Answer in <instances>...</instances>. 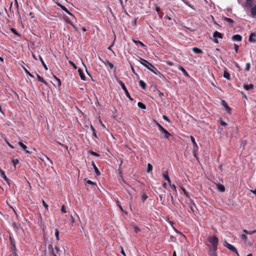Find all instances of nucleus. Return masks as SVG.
<instances>
[{
    "label": "nucleus",
    "instance_id": "nucleus-35",
    "mask_svg": "<svg viewBox=\"0 0 256 256\" xmlns=\"http://www.w3.org/2000/svg\"><path fill=\"white\" fill-rule=\"evenodd\" d=\"M55 236L56 237V240H60V238H59V230L58 228H56L55 230Z\"/></svg>",
    "mask_w": 256,
    "mask_h": 256
},
{
    "label": "nucleus",
    "instance_id": "nucleus-58",
    "mask_svg": "<svg viewBox=\"0 0 256 256\" xmlns=\"http://www.w3.org/2000/svg\"><path fill=\"white\" fill-rule=\"evenodd\" d=\"M170 187L172 188L174 190V191H176V186H175L174 184H170Z\"/></svg>",
    "mask_w": 256,
    "mask_h": 256
},
{
    "label": "nucleus",
    "instance_id": "nucleus-38",
    "mask_svg": "<svg viewBox=\"0 0 256 256\" xmlns=\"http://www.w3.org/2000/svg\"><path fill=\"white\" fill-rule=\"evenodd\" d=\"M10 30L12 32H13L14 34L17 35L18 36H20V35L17 32L16 30L14 28H11Z\"/></svg>",
    "mask_w": 256,
    "mask_h": 256
},
{
    "label": "nucleus",
    "instance_id": "nucleus-1",
    "mask_svg": "<svg viewBox=\"0 0 256 256\" xmlns=\"http://www.w3.org/2000/svg\"><path fill=\"white\" fill-rule=\"evenodd\" d=\"M208 241L212 246V254L214 256H218L216 250L218 249V238L216 236H210L208 238Z\"/></svg>",
    "mask_w": 256,
    "mask_h": 256
},
{
    "label": "nucleus",
    "instance_id": "nucleus-49",
    "mask_svg": "<svg viewBox=\"0 0 256 256\" xmlns=\"http://www.w3.org/2000/svg\"><path fill=\"white\" fill-rule=\"evenodd\" d=\"M248 40L251 42H256V40L254 38H253L252 36H250L248 38Z\"/></svg>",
    "mask_w": 256,
    "mask_h": 256
},
{
    "label": "nucleus",
    "instance_id": "nucleus-18",
    "mask_svg": "<svg viewBox=\"0 0 256 256\" xmlns=\"http://www.w3.org/2000/svg\"><path fill=\"white\" fill-rule=\"evenodd\" d=\"M92 165L94 167V170L95 172L96 173V174L98 176L100 175V170H98V168H97V166H96V165L94 163V162H92Z\"/></svg>",
    "mask_w": 256,
    "mask_h": 256
},
{
    "label": "nucleus",
    "instance_id": "nucleus-16",
    "mask_svg": "<svg viewBox=\"0 0 256 256\" xmlns=\"http://www.w3.org/2000/svg\"><path fill=\"white\" fill-rule=\"evenodd\" d=\"M178 70L180 71H182L186 77H189L190 75L188 74V72L186 71V70L182 66L178 67Z\"/></svg>",
    "mask_w": 256,
    "mask_h": 256
},
{
    "label": "nucleus",
    "instance_id": "nucleus-5",
    "mask_svg": "<svg viewBox=\"0 0 256 256\" xmlns=\"http://www.w3.org/2000/svg\"><path fill=\"white\" fill-rule=\"evenodd\" d=\"M164 134V136L162 138H164L167 139H168L170 136H172V134L164 128L160 127V130Z\"/></svg>",
    "mask_w": 256,
    "mask_h": 256
},
{
    "label": "nucleus",
    "instance_id": "nucleus-7",
    "mask_svg": "<svg viewBox=\"0 0 256 256\" xmlns=\"http://www.w3.org/2000/svg\"><path fill=\"white\" fill-rule=\"evenodd\" d=\"M189 208L190 209L192 213L195 214L196 212V207L194 202L190 200V202L189 204Z\"/></svg>",
    "mask_w": 256,
    "mask_h": 256
},
{
    "label": "nucleus",
    "instance_id": "nucleus-62",
    "mask_svg": "<svg viewBox=\"0 0 256 256\" xmlns=\"http://www.w3.org/2000/svg\"><path fill=\"white\" fill-rule=\"evenodd\" d=\"M198 150H196V149H193V154H194V156L195 158H196V152H197Z\"/></svg>",
    "mask_w": 256,
    "mask_h": 256
},
{
    "label": "nucleus",
    "instance_id": "nucleus-15",
    "mask_svg": "<svg viewBox=\"0 0 256 256\" xmlns=\"http://www.w3.org/2000/svg\"><path fill=\"white\" fill-rule=\"evenodd\" d=\"M190 140L192 141V142L193 144V149H196V150H198V146L195 141V139L194 136H190Z\"/></svg>",
    "mask_w": 256,
    "mask_h": 256
},
{
    "label": "nucleus",
    "instance_id": "nucleus-13",
    "mask_svg": "<svg viewBox=\"0 0 256 256\" xmlns=\"http://www.w3.org/2000/svg\"><path fill=\"white\" fill-rule=\"evenodd\" d=\"M232 40L234 41L240 42L242 40V36L240 34H235L232 36Z\"/></svg>",
    "mask_w": 256,
    "mask_h": 256
},
{
    "label": "nucleus",
    "instance_id": "nucleus-45",
    "mask_svg": "<svg viewBox=\"0 0 256 256\" xmlns=\"http://www.w3.org/2000/svg\"><path fill=\"white\" fill-rule=\"evenodd\" d=\"M24 70L26 74L32 78H34V76L31 74L26 68H24Z\"/></svg>",
    "mask_w": 256,
    "mask_h": 256
},
{
    "label": "nucleus",
    "instance_id": "nucleus-6",
    "mask_svg": "<svg viewBox=\"0 0 256 256\" xmlns=\"http://www.w3.org/2000/svg\"><path fill=\"white\" fill-rule=\"evenodd\" d=\"M104 63L106 65V66L108 67V70H112L114 69V71L116 70V68L114 66V64L110 62L109 60H106V62H104Z\"/></svg>",
    "mask_w": 256,
    "mask_h": 256
},
{
    "label": "nucleus",
    "instance_id": "nucleus-29",
    "mask_svg": "<svg viewBox=\"0 0 256 256\" xmlns=\"http://www.w3.org/2000/svg\"><path fill=\"white\" fill-rule=\"evenodd\" d=\"M90 128H91V130H92V135L96 138H97L96 130H95V128H94V127L93 126L92 124L90 125Z\"/></svg>",
    "mask_w": 256,
    "mask_h": 256
},
{
    "label": "nucleus",
    "instance_id": "nucleus-47",
    "mask_svg": "<svg viewBox=\"0 0 256 256\" xmlns=\"http://www.w3.org/2000/svg\"><path fill=\"white\" fill-rule=\"evenodd\" d=\"M238 48H239V46H238V44H234V49L236 53H237L238 52Z\"/></svg>",
    "mask_w": 256,
    "mask_h": 256
},
{
    "label": "nucleus",
    "instance_id": "nucleus-40",
    "mask_svg": "<svg viewBox=\"0 0 256 256\" xmlns=\"http://www.w3.org/2000/svg\"><path fill=\"white\" fill-rule=\"evenodd\" d=\"M182 190L184 192V194L187 197L189 198L190 196L188 195V192L186 191V189L184 188H182Z\"/></svg>",
    "mask_w": 256,
    "mask_h": 256
},
{
    "label": "nucleus",
    "instance_id": "nucleus-23",
    "mask_svg": "<svg viewBox=\"0 0 256 256\" xmlns=\"http://www.w3.org/2000/svg\"><path fill=\"white\" fill-rule=\"evenodd\" d=\"M223 18L224 21L228 22L230 25L232 24L234 22V20L230 18H228L226 17H224Z\"/></svg>",
    "mask_w": 256,
    "mask_h": 256
},
{
    "label": "nucleus",
    "instance_id": "nucleus-19",
    "mask_svg": "<svg viewBox=\"0 0 256 256\" xmlns=\"http://www.w3.org/2000/svg\"><path fill=\"white\" fill-rule=\"evenodd\" d=\"M213 37L214 38H222V35L221 33L218 32V31H215L213 34Z\"/></svg>",
    "mask_w": 256,
    "mask_h": 256
},
{
    "label": "nucleus",
    "instance_id": "nucleus-20",
    "mask_svg": "<svg viewBox=\"0 0 256 256\" xmlns=\"http://www.w3.org/2000/svg\"><path fill=\"white\" fill-rule=\"evenodd\" d=\"M254 86L252 84H246L244 85V88L246 90H252L254 88Z\"/></svg>",
    "mask_w": 256,
    "mask_h": 256
},
{
    "label": "nucleus",
    "instance_id": "nucleus-37",
    "mask_svg": "<svg viewBox=\"0 0 256 256\" xmlns=\"http://www.w3.org/2000/svg\"><path fill=\"white\" fill-rule=\"evenodd\" d=\"M250 62H247L246 65L245 70L248 72L250 70Z\"/></svg>",
    "mask_w": 256,
    "mask_h": 256
},
{
    "label": "nucleus",
    "instance_id": "nucleus-8",
    "mask_svg": "<svg viewBox=\"0 0 256 256\" xmlns=\"http://www.w3.org/2000/svg\"><path fill=\"white\" fill-rule=\"evenodd\" d=\"M222 104L224 107L227 112L229 114H231V108L228 105L227 103L224 100H222Z\"/></svg>",
    "mask_w": 256,
    "mask_h": 256
},
{
    "label": "nucleus",
    "instance_id": "nucleus-3",
    "mask_svg": "<svg viewBox=\"0 0 256 256\" xmlns=\"http://www.w3.org/2000/svg\"><path fill=\"white\" fill-rule=\"evenodd\" d=\"M224 246L225 247L227 248L231 252H234L238 256H240L236 248L233 245L228 243L226 242H225L224 244Z\"/></svg>",
    "mask_w": 256,
    "mask_h": 256
},
{
    "label": "nucleus",
    "instance_id": "nucleus-60",
    "mask_svg": "<svg viewBox=\"0 0 256 256\" xmlns=\"http://www.w3.org/2000/svg\"><path fill=\"white\" fill-rule=\"evenodd\" d=\"M66 22H67V23H68V24H71L72 26H73V24H72V22H71V21H70V20L69 19V18H66Z\"/></svg>",
    "mask_w": 256,
    "mask_h": 256
},
{
    "label": "nucleus",
    "instance_id": "nucleus-9",
    "mask_svg": "<svg viewBox=\"0 0 256 256\" xmlns=\"http://www.w3.org/2000/svg\"><path fill=\"white\" fill-rule=\"evenodd\" d=\"M250 15L252 18H255L256 16V4L254 6H252L250 7Z\"/></svg>",
    "mask_w": 256,
    "mask_h": 256
},
{
    "label": "nucleus",
    "instance_id": "nucleus-34",
    "mask_svg": "<svg viewBox=\"0 0 256 256\" xmlns=\"http://www.w3.org/2000/svg\"><path fill=\"white\" fill-rule=\"evenodd\" d=\"M134 42L136 44H139L142 47H144L146 46L140 41V40H134Z\"/></svg>",
    "mask_w": 256,
    "mask_h": 256
},
{
    "label": "nucleus",
    "instance_id": "nucleus-61",
    "mask_svg": "<svg viewBox=\"0 0 256 256\" xmlns=\"http://www.w3.org/2000/svg\"><path fill=\"white\" fill-rule=\"evenodd\" d=\"M158 16H159V18L160 19H162V16H163V15H164V13L161 12H158Z\"/></svg>",
    "mask_w": 256,
    "mask_h": 256
},
{
    "label": "nucleus",
    "instance_id": "nucleus-24",
    "mask_svg": "<svg viewBox=\"0 0 256 256\" xmlns=\"http://www.w3.org/2000/svg\"><path fill=\"white\" fill-rule=\"evenodd\" d=\"M39 60H40V62H42V66H44V69L46 70H48V67L46 66V64L44 63L42 57L41 56H39Z\"/></svg>",
    "mask_w": 256,
    "mask_h": 256
},
{
    "label": "nucleus",
    "instance_id": "nucleus-25",
    "mask_svg": "<svg viewBox=\"0 0 256 256\" xmlns=\"http://www.w3.org/2000/svg\"><path fill=\"white\" fill-rule=\"evenodd\" d=\"M254 0H246V5L247 7H252V2Z\"/></svg>",
    "mask_w": 256,
    "mask_h": 256
},
{
    "label": "nucleus",
    "instance_id": "nucleus-11",
    "mask_svg": "<svg viewBox=\"0 0 256 256\" xmlns=\"http://www.w3.org/2000/svg\"><path fill=\"white\" fill-rule=\"evenodd\" d=\"M10 244L12 246V247L11 248V250L12 251H16L17 250V248H16V243H15V241L14 239H12L10 236Z\"/></svg>",
    "mask_w": 256,
    "mask_h": 256
},
{
    "label": "nucleus",
    "instance_id": "nucleus-41",
    "mask_svg": "<svg viewBox=\"0 0 256 256\" xmlns=\"http://www.w3.org/2000/svg\"><path fill=\"white\" fill-rule=\"evenodd\" d=\"M147 198H148V196H146V194H144L141 196V199L143 201V202H144L147 199Z\"/></svg>",
    "mask_w": 256,
    "mask_h": 256
},
{
    "label": "nucleus",
    "instance_id": "nucleus-2",
    "mask_svg": "<svg viewBox=\"0 0 256 256\" xmlns=\"http://www.w3.org/2000/svg\"><path fill=\"white\" fill-rule=\"evenodd\" d=\"M139 62L144 67L146 68L148 70L154 72L156 74L159 73L158 70L150 62L146 60L140 58Z\"/></svg>",
    "mask_w": 256,
    "mask_h": 256
},
{
    "label": "nucleus",
    "instance_id": "nucleus-12",
    "mask_svg": "<svg viewBox=\"0 0 256 256\" xmlns=\"http://www.w3.org/2000/svg\"><path fill=\"white\" fill-rule=\"evenodd\" d=\"M18 145L21 147L22 149L25 151L27 154H30V152L27 150V146L24 144L22 141L19 142L18 143Z\"/></svg>",
    "mask_w": 256,
    "mask_h": 256
},
{
    "label": "nucleus",
    "instance_id": "nucleus-26",
    "mask_svg": "<svg viewBox=\"0 0 256 256\" xmlns=\"http://www.w3.org/2000/svg\"><path fill=\"white\" fill-rule=\"evenodd\" d=\"M243 232L245 233L246 234H252L256 232V230H252V231H248L246 230H244Z\"/></svg>",
    "mask_w": 256,
    "mask_h": 256
},
{
    "label": "nucleus",
    "instance_id": "nucleus-14",
    "mask_svg": "<svg viewBox=\"0 0 256 256\" xmlns=\"http://www.w3.org/2000/svg\"><path fill=\"white\" fill-rule=\"evenodd\" d=\"M78 74H79V75H80V78L82 80H86V76H85V75L83 72V70H82L80 68H79L78 69Z\"/></svg>",
    "mask_w": 256,
    "mask_h": 256
},
{
    "label": "nucleus",
    "instance_id": "nucleus-43",
    "mask_svg": "<svg viewBox=\"0 0 256 256\" xmlns=\"http://www.w3.org/2000/svg\"><path fill=\"white\" fill-rule=\"evenodd\" d=\"M86 184H92V185H94V186H96V183L95 182H92L90 180H87L86 181Z\"/></svg>",
    "mask_w": 256,
    "mask_h": 256
},
{
    "label": "nucleus",
    "instance_id": "nucleus-50",
    "mask_svg": "<svg viewBox=\"0 0 256 256\" xmlns=\"http://www.w3.org/2000/svg\"><path fill=\"white\" fill-rule=\"evenodd\" d=\"M240 237H241V238L242 240H247V238H248L246 234H242Z\"/></svg>",
    "mask_w": 256,
    "mask_h": 256
},
{
    "label": "nucleus",
    "instance_id": "nucleus-36",
    "mask_svg": "<svg viewBox=\"0 0 256 256\" xmlns=\"http://www.w3.org/2000/svg\"><path fill=\"white\" fill-rule=\"evenodd\" d=\"M12 162L13 165L16 166L19 163V160L18 158L13 159L12 160Z\"/></svg>",
    "mask_w": 256,
    "mask_h": 256
},
{
    "label": "nucleus",
    "instance_id": "nucleus-33",
    "mask_svg": "<svg viewBox=\"0 0 256 256\" xmlns=\"http://www.w3.org/2000/svg\"><path fill=\"white\" fill-rule=\"evenodd\" d=\"M152 168H153L152 166L150 164L148 163V166H147V172H151L152 170Z\"/></svg>",
    "mask_w": 256,
    "mask_h": 256
},
{
    "label": "nucleus",
    "instance_id": "nucleus-54",
    "mask_svg": "<svg viewBox=\"0 0 256 256\" xmlns=\"http://www.w3.org/2000/svg\"><path fill=\"white\" fill-rule=\"evenodd\" d=\"M50 256H57V255L55 254L54 250L48 252Z\"/></svg>",
    "mask_w": 256,
    "mask_h": 256
},
{
    "label": "nucleus",
    "instance_id": "nucleus-32",
    "mask_svg": "<svg viewBox=\"0 0 256 256\" xmlns=\"http://www.w3.org/2000/svg\"><path fill=\"white\" fill-rule=\"evenodd\" d=\"M116 201V205L119 207V208L120 209V210L126 213V212H125L124 211V210H123L119 200L118 199H117Z\"/></svg>",
    "mask_w": 256,
    "mask_h": 256
},
{
    "label": "nucleus",
    "instance_id": "nucleus-27",
    "mask_svg": "<svg viewBox=\"0 0 256 256\" xmlns=\"http://www.w3.org/2000/svg\"><path fill=\"white\" fill-rule=\"evenodd\" d=\"M223 76L224 78H226L228 80L230 79V74L227 71H224Z\"/></svg>",
    "mask_w": 256,
    "mask_h": 256
},
{
    "label": "nucleus",
    "instance_id": "nucleus-48",
    "mask_svg": "<svg viewBox=\"0 0 256 256\" xmlns=\"http://www.w3.org/2000/svg\"><path fill=\"white\" fill-rule=\"evenodd\" d=\"M220 125L223 126H227V124H226L225 122L223 121V120H222V118H220Z\"/></svg>",
    "mask_w": 256,
    "mask_h": 256
},
{
    "label": "nucleus",
    "instance_id": "nucleus-31",
    "mask_svg": "<svg viewBox=\"0 0 256 256\" xmlns=\"http://www.w3.org/2000/svg\"><path fill=\"white\" fill-rule=\"evenodd\" d=\"M162 176L166 180L167 179H168L169 178L168 172L167 170L163 172Z\"/></svg>",
    "mask_w": 256,
    "mask_h": 256
},
{
    "label": "nucleus",
    "instance_id": "nucleus-39",
    "mask_svg": "<svg viewBox=\"0 0 256 256\" xmlns=\"http://www.w3.org/2000/svg\"><path fill=\"white\" fill-rule=\"evenodd\" d=\"M68 63L73 67L74 69H77L76 66L74 64V62L72 61L69 60Z\"/></svg>",
    "mask_w": 256,
    "mask_h": 256
},
{
    "label": "nucleus",
    "instance_id": "nucleus-42",
    "mask_svg": "<svg viewBox=\"0 0 256 256\" xmlns=\"http://www.w3.org/2000/svg\"><path fill=\"white\" fill-rule=\"evenodd\" d=\"M57 5L59 6L64 12L67 10V8L61 4L60 3H57Z\"/></svg>",
    "mask_w": 256,
    "mask_h": 256
},
{
    "label": "nucleus",
    "instance_id": "nucleus-28",
    "mask_svg": "<svg viewBox=\"0 0 256 256\" xmlns=\"http://www.w3.org/2000/svg\"><path fill=\"white\" fill-rule=\"evenodd\" d=\"M218 188L219 190V191L221 192H224L225 190V188L224 186L222 184H218Z\"/></svg>",
    "mask_w": 256,
    "mask_h": 256
},
{
    "label": "nucleus",
    "instance_id": "nucleus-64",
    "mask_svg": "<svg viewBox=\"0 0 256 256\" xmlns=\"http://www.w3.org/2000/svg\"><path fill=\"white\" fill-rule=\"evenodd\" d=\"M170 240H171L172 242H175L176 240V238L174 236H170Z\"/></svg>",
    "mask_w": 256,
    "mask_h": 256
},
{
    "label": "nucleus",
    "instance_id": "nucleus-53",
    "mask_svg": "<svg viewBox=\"0 0 256 256\" xmlns=\"http://www.w3.org/2000/svg\"><path fill=\"white\" fill-rule=\"evenodd\" d=\"M162 118L165 120H166V122H170V119L168 118V117L165 115H164L162 116Z\"/></svg>",
    "mask_w": 256,
    "mask_h": 256
},
{
    "label": "nucleus",
    "instance_id": "nucleus-52",
    "mask_svg": "<svg viewBox=\"0 0 256 256\" xmlns=\"http://www.w3.org/2000/svg\"><path fill=\"white\" fill-rule=\"evenodd\" d=\"M90 154H91L92 155L94 156H96V157H98V156H100V154H98V153H96V152H93V151H92V152H90Z\"/></svg>",
    "mask_w": 256,
    "mask_h": 256
},
{
    "label": "nucleus",
    "instance_id": "nucleus-57",
    "mask_svg": "<svg viewBox=\"0 0 256 256\" xmlns=\"http://www.w3.org/2000/svg\"><path fill=\"white\" fill-rule=\"evenodd\" d=\"M42 202V205H43V206H44L45 208H46V209H48V205L46 204V203L44 202V200H43Z\"/></svg>",
    "mask_w": 256,
    "mask_h": 256
},
{
    "label": "nucleus",
    "instance_id": "nucleus-4",
    "mask_svg": "<svg viewBox=\"0 0 256 256\" xmlns=\"http://www.w3.org/2000/svg\"><path fill=\"white\" fill-rule=\"evenodd\" d=\"M119 84H120V86H121V87H122V89L124 90V93H125V94H126V96H127V97H128V98L130 100H133V99H132V98L131 97V96H130V94H129V92H128V90H127V88H126V86H125L124 84L122 81H121V80H120V81L119 82Z\"/></svg>",
    "mask_w": 256,
    "mask_h": 256
},
{
    "label": "nucleus",
    "instance_id": "nucleus-21",
    "mask_svg": "<svg viewBox=\"0 0 256 256\" xmlns=\"http://www.w3.org/2000/svg\"><path fill=\"white\" fill-rule=\"evenodd\" d=\"M139 84H140V86L143 90H145L146 88V83L145 82H144L143 80H140L139 82Z\"/></svg>",
    "mask_w": 256,
    "mask_h": 256
},
{
    "label": "nucleus",
    "instance_id": "nucleus-44",
    "mask_svg": "<svg viewBox=\"0 0 256 256\" xmlns=\"http://www.w3.org/2000/svg\"><path fill=\"white\" fill-rule=\"evenodd\" d=\"M48 252L54 250V249L53 248V246H52V244H49L48 246Z\"/></svg>",
    "mask_w": 256,
    "mask_h": 256
},
{
    "label": "nucleus",
    "instance_id": "nucleus-59",
    "mask_svg": "<svg viewBox=\"0 0 256 256\" xmlns=\"http://www.w3.org/2000/svg\"><path fill=\"white\" fill-rule=\"evenodd\" d=\"M55 250L57 252H58L60 250V248L58 245L56 244L55 246Z\"/></svg>",
    "mask_w": 256,
    "mask_h": 256
},
{
    "label": "nucleus",
    "instance_id": "nucleus-10",
    "mask_svg": "<svg viewBox=\"0 0 256 256\" xmlns=\"http://www.w3.org/2000/svg\"><path fill=\"white\" fill-rule=\"evenodd\" d=\"M0 176L8 184H9V180L8 178H7V176H6V175L5 174V172H4V170H2V169H0Z\"/></svg>",
    "mask_w": 256,
    "mask_h": 256
},
{
    "label": "nucleus",
    "instance_id": "nucleus-56",
    "mask_svg": "<svg viewBox=\"0 0 256 256\" xmlns=\"http://www.w3.org/2000/svg\"><path fill=\"white\" fill-rule=\"evenodd\" d=\"M54 78H55V79L58 81V85L60 86H61V82H60V78H58L56 76H54Z\"/></svg>",
    "mask_w": 256,
    "mask_h": 256
},
{
    "label": "nucleus",
    "instance_id": "nucleus-46",
    "mask_svg": "<svg viewBox=\"0 0 256 256\" xmlns=\"http://www.w3.org/2000/svg\"><path fill=\"white\" fill-rule=\"evenodd\" d=\"M154 10L158 12H159L160 10V8L159 6H158L156 4H154Z\"/></svg>",
    "mask_w": 256,
    "mask_h": 256
},
{
    "label": "nucleus",
    "instance_id": "nucleus-30",
    "mask_svg": "<svg viewBox=\"0 0 256 256\" xmlns=\"http://www.w3.org/2000/svg\"><path fill=\"white\" fill-rule=\"evenodd\" d=\"M138 106L140 108L144 110L146 108V105L142 102H138Z\"/></svg>",
    "mask_w": 256,
    "mask_h": 256
},
{
    "label": "nucleus",
    "instance_id": "nucleus-55",
    "mask_svg": "<svg viewBox=\"0 0 256 256\" xmlns=\"http://www.w3.org/2000/svg\"><path fill=\"white\" fill-rule=\"evenodd\" d=\"M54 78H55V79L58 81V85L60 86H61V82H60V78H58L56 76H54Z\"/></svg>",
    "mask_w": 256,
    "mask_h": 256
},
{
    "label": "nucleus",
    "instance_id": "nucleus-51",
    "mask_svg": "<svg viewBox=\"0 0 256 256\" xmlns=\"http://www.w3.org/2000/svg\"><path fill=\"white\" fill-rule=\"evenodd\" d=\"M61 212L63 214H65L66 212V208H65V206L64 205H63L62 206V208H61Z\"/></svg>",
    "mask_w": 256,
    "mask_h": 256
},
{
    "label": "nucleus",
    "instance_id": "nucleus-22",
    "mask_svg": "<svg viewBox=\"0 0 256 256\" xmlns=\"http://www.w3.org/2000/svg\"><path fill=\"white\" fill-rule=\"evenodd\" d=\"M192 51L196 54H202V51L199 48L196 47H194L192 48Z\"/></svg>",
    "mask_w": 256,
    "mask_h": 256
},
{
    "label": "nucleus",
    "instance_id": "nucleus-17",
    "mask_svg": "<svg viewBox=\"0 0 256 256\" xmlns=\"http://www.w3.org/2000/svg\"><path fill=\"white\" fill-rule=\"evenodd\" d=\"M36 76H37L38 80L40 82H42L46 86L48 85V83L42 77H41L38 74H36Z\"/></svg>",
    "mask_w": 256,
    "mask_h": 256
},
{
    "label": "nucleus",
    "instance_id": "nucleus-63",
    "mask_svg": "<svg viewBox=\"0 0 256 256\" xmlns=\"http://www.w3.org/2000/svg\"><path fill=\"white\" fill-rule=\"evenodd\" d=\"M65 12H66L67 14L70 15L71 16L74 17V16L68 9L65 11Z\"/></svg>",
    "mask_w": 256,
    "mask_h": 256
}]
</instances>
